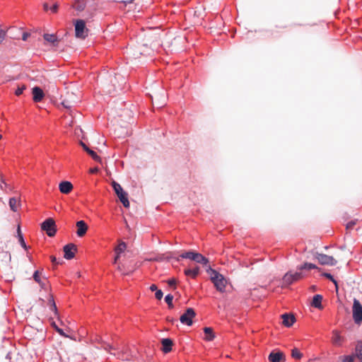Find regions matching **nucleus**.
<instances>
[{
	"label": "nucleus",
	"mask_w": 362,
	"mask_h": 362,
	"mask_svg": "<svg viewBox=\"0 0 362 362\" xmlns=\"http://www.w3.org/2000/svg\"><path fill=\"white\" fill-rule=\"evenodd\" d=\"M50 259L52 261V262L54 264H59V262H58L56 259V257L54 256H51L50 257Z\"/></svg>",
	"instance_id": "a18cd8bd"
},
{
	"label": "nucleus",
	"mask_w": 362,
	"mask_h": 362,
	"mask_svg": "<svg viewBox=\"0 0 362 362\" xmlns=\"http://www.w3.org/2000/svg\"><path fill=\"white\" fill-rule=\"evenodd\" d=\"M117 269H118L119 272H122V271H123L122 266H121L120 264H118V266H117Z\"/></svg>",
	"instance_id": "603ef678"
},
{
	"label": "nucleus",
	"mask_w": 362,
	"mask_h": 362,
	"mask_svg": "<svg viewBox=\"0 0 362 362\" xmlns=\"http://www.w3.org/2000/svg\"><path fill=\"white\" fill-rule=\"evenodd\" d=\"M74 25L76 37L81 39H85L88 33V29L86 27L85 21L81 19L76 20Z\"/></svg>",
	"instance_id": "20e7f679"
},
{
	"label": "nucleus",
	"mask_w": 362,
	"mask_h": 362,
	"mask_svg": "<svg viewBox=\"0 0 362 362\" xmlns=\"http://www.w3.org/2000/svg\"><path fill=\"white\" fill-rule=\"evenodd\" d=\"M32 93L33 95V100L36 103L40 102L44 98V93L42 90L37 86L33 88Z\"/></svg>",
	"instance_id": "dca6fc26"
},
{
	"label": "nucleus",
	"mask_w": 362,
	"mask_h": 362,
	"mask_svg": "<svg viewBox=\"0 0 362 362\" xmlns=\"http://www.w3.org/2000/svg\"><path fill=\"white\" fill-rule=\"evenodd\" d=\"M356 224V221H351L346 224V228L347 230H351L354 227V226Z\"/></svg>",
	"instance_id": "e433bc0d"
},
{
	"label": "nucleus",
	"mask_w": 362,
	"mask_h": 362,
	"mask_svg": "<svg viewBox=\"0 0 362 362\" xmlns=\"http://www.w3.org/2000/svg\"><path fill=\"white\" fill-rule=\"evenodd\" d=\"M43 7H44V9H45V11H47V9H48V4H47V3H45V4H43Z\"/></svg>",
	"instance_id": "3c124183"
},
{
	"label": "nucleus",
	"mask_w": 362,
	"mask_h": 362,
	"mask_svg": "<svg viewBox=\"0 0 362 362\" xmlns=\"http://www.w3.org/2000/svg\"><path fill=\"white\" fill-rule=\"evenodd\" d=\"M291 356L293 358L296 359H300L303 356V354L300 352V351L298 349L294 348L291 351Z\"/></svg>",
	"instance_id": "cd10ccee"
},
{
	"label": "nucleus",
	"mask_w": 362,
	"mask_h": 362,
	"mask_svg": "<svg viewBox=\"0 0 362 362\" xmlns=\"http://www.w3.org/2000/svg\"><path fill=\"white\" fill-rule=\"evenodd\" d=\"M354 356H347L344 358L343 362H354Z\"/></svg>",
	"instance_id": "79ce46f5"
},
{
	"label": "nucleus",
	"mask_w": 362,
	"mask_h": 362,
	"mask_svg": "<svg viewBox=\"0 0 362 362\" xmlns=\"http://www.w3.org/2000/svg\"><path fill=\"white\" fill-rule=\"evenodd\" d=\"M324 276H325V277H327V279H329L332 280V281L334 283V284H335V286H336V288H337V281L333 279L332 276L330 274L325 273V274H324Z\"/></svg>",
	"instance_id": "ea45409f"
},
{
	"label": "nucleus",
	"mask_w": 362,
	"mask_h": 362,
	"mask_svg": "<svg viewBox=\"0 0 362 362\" xmlns=\"http://www.w3.org/2000/svg\"><path fill=\"white\" fill-rule=\"evenodd\" d=\"M269 362H281V361H285V356L283 352H272L269 355Z\"/></svg>",
	"instance_id": "f8f14e48"
},
{
	"label": "nucleus",
	"mask_w": 362,
	"mask_h": 362,
	"mask_svg": "<svg viewBox=\"0 0 362 362\" xmlns=\"http://www.w3.org/2000/svg\"><path fill=\"white\" fill-rule=\"evenodd\" d=\"M63 250L64 252V258L66 259H71L75 256V253L77 251V247L73 243H69L64 246Z\"/></svg>",
	"instance_id": "1a4fd4ad"
},
{
	"label": "nucleus",
	"mask_w": 362,
	"mask_h": 362,
	"mask_svg": "<svg viewBox=\"0 0 362 362\" xmlns=\"http://www.w3.org/2000/svg\"><path fill=\"white\" fill-rule=\"evenodd\" d=\"M196 313L194 309L189 308L186 312L180 316V320L182 324L190 326L192 325V318L194 317Z\"/></svg>",
	"instance_id": "6e6552de"
},
{
	"label": "nucleus",
	"mask_w": 362,
	"mask_h": 362,
	"mask_svg": "<svg viewBox=\"0 0 362 362\" xmlns=\"http://www.w3.org/2000/svg\"><path fill=\"white\" fill-rule=\"evenodd\" d=\"M322 296L320 294L315 295L313 296L311 305L314 308H318L320 310L322 309Z\"/></svg>",
	"instance_id": "4be33fe9"
},
{
	"label": "nucleus",
	"mask_w": 362,
	"mask_h": 362,
	"mask_svg": "<svg viewBox=\"0 0 362 362\" xmlns=\"http://www.w3.org/2000/svg\"><path fill=\"white\" fill-rule=\"evenodd\" d=\"M49 304H50V308L52 310H53L55 313V315H58L57 305L54 301L53 297L51 296L50 299L49 300Z\"/></svg>",
	"instance_id": "7c9ffc66"
},
{
	"label": "nucleus",
	"mask_w": 362,
	"mask_h": 362,
	"mask_svg": "<svg viewBox=\"0 0 362 362\" xmlns=\"http://www.w3.org/2000/svg\"><path fill=\"white\" fill-rule=\"evenodd\" d=\"M164 102H165V101H163V103H157V105H158V107H162V106L164 105Z\"/></svg>",
	"instance_id": "864d4df0"
},
{
	"label": "nucleus",
	"mask_w": 362,
	"mask_h": 362,
	"mask_svg": "<svg viewBox=\"0 0 362 362\" xmlns=\"http://www.w3.org/2000/svg\"><path fill=\"white\" fill-rule=\"evenodd\" d=\"M302 278V274L300 272H287L283 277L282 284L284 286H287L293 283L294 281H298Z\"/></svg>",
	"instance_id": "423d86ee"
},
{
	"label": "nucleus",
	"mask_w": 362,
	"mask_h": 362,
	"mask_svg": "<svg viewBox=\"0 0 362 362\" xmlns=\"http://www.w3.org/2000/svg\"><path fill=\"white\" fill-rule=\"evenodd\" d=\"M43 38L45 41L50 42L54 45H57L59 40L54 34H44Z\"/></svg>",
	"instance_id": "393cba45"
},
{
	"label": "nucleus",
	"mask_w": 362,
	"mask_h": 362,
	"mask_svg": "<svg viewBox=\"0 0 362 362\" xmlns=\"http://www.w3.org/2000/svg\"><path fill=\"white\" fill-rule=\"evenodd\" d=\"M193 261L202 264L204 266H207V264L209 263V259L204 257L202 254L198 252H194Z\"/></svg>",
	"instance_id": "412c9836"
},
{
	"label": "nucleus",
	"mask_w": 362,
	"mask_h": 362,
	"mask_svg": "<svg viewBox=\"0 0 362 362\" xmlns=\"http://www.w3.org/2000/svg\"><path fill=\"white\" fill-rule=\"evenodd\" d=\"M150 290H151V291H156L158 290L156 285H155V284H152V285L150 286Z\"/></svg>",
	"instance_id": "de8ad7c7"
},
{
	"label": "nucleus",
	"mask_w": 362,
	"mask_h": 362,
	"mask_svg": "<svg viewBox=\"0 0 362 362\" xmlns=\"http://www.w3.org/2000/svg\"><path fill=\"white\" fill-rule=\"evenodd\" d=\"M2 136L0 134V139H1Z\"/></svg>",
	"instance_id": "5fc2aeb1"
},
{
	"label": "nucleus",
	"mask_w": 362,
	"mask_h": 362,
	"mask_svg": "<svg viewBox=\"0 0 362 362\" xmlns=\"http://www.w3.org/2000/svg\"><path fill=\"white\" fill-rule=\"evenodd\" d=\"M173 296L171 294H168L165 298V301L168 305L169 308H172L173 307Z\"/></svg>",
	"instance_id": "c756f323"
},
{
	"label": "nucleus",
	"mask_w": 362,
	"mask_h": 362,
	"mask_svg": "<svg viewBox=\"0 0 362 362\" xmlns=\"http://www.w3.org/2000/svg\"><path fill=\"white\" fill-rule=\"evenodd\" d=\"M25 88H26V86H25V85H23V86H19V87L16 89V92H15V94H16V95H18H18H21V94L23 93V90H24Z\"/></svg>",
	"instance_id": "72a5a7b5"
},
{
	"label": "nucleus",
	"mask_w": 362,
	"mask_h": 362,
	"mask_svg": "<svg viewBox=\"0 0 362 362\" xmlns=\"http://www.w3.org/2000/svg\"><path fill=\"white\" fill-rule=\"evenodd\" d=\"M119 1L124 4H131L134 1V0H119Z\"/></svg>",
	"instance_id": "09e8293b"
},
{
	"label": "nucleus",
	"mask_w": 362,
	"mask_h": 362,
	"mask_svg": "<svg viewBox=\"0 0 362 362\" xmlns=\"http://www.w3.org/2000/svg\"><path fill=\"white\" fill-rule=\"evenodd\" d=\"M162 349L161 350L167 354L171 351L173 341L169 338H165L161 339Z\"/></svg>",
	"instance_id": "ddd939ff"
},
{
	"label": "nucleus",
	"mask_w": 362,
	"mask_h": 362,
	"mask_svg": "<svg viewBox=\"0 0 362 362\" xmlns=\"http://www.w3.org/2000/svg\"><path fill=\"white\" fill-rule=\"evenodd\" d=\"M6 33L4 30H0V44L4 40Z\"/></svg>",
	"instance_id": "4c0bfd02"
},
{
	"label": "nucleus",
	"mask_w": 362,
	"mask_h": 362,
	"mask_svg": "<svg viewBox=\"0 0 362 362\" xmlns=\"http://www.w3.org/2000/svg\"><path fill=\"white\" fill-rule=\"evenodd\" d=\"M352 314L354 322L361 325L362 323V305L356 298L354 299Z\"/></svg>",
	"instance_id": "7ed1b4c3"
},
{
	"label": "nucleus",
	"mask_w": 362,
	"mask_h": 362,
	"mask_svg": "<svg viewBox=\"0 0 362 362\" xmlns=\"http://www.w3.org/2000/svg\"><path fill=\"white\" fill-rule=\"evenodd\" d=\"M282 324L287 327H291L296 321L295 316L293 314L284 313L281 315Z\"/></svg>",
	"instance_id": "9d476101"
},
{
	"label": "nucleus",
	"mask_w": 362,
	"mask_h": 362,
	"mask_svg": "<svg viewBox=\"0 0 362 362\" xmlns=\"http://www.w3.org/2000/svg\"><path fill=\"white\" fill-rule=\"evenodd\" d=\"M75 97L73 94H69L68 98L64 99L62 104L66 108H70L72 107L73 104L76 103V100H74Z\"/></svg>",
	"instance_id": "5701e85b"
},
{
	"label": "nucleus",
	"mask_w": 362,
	"mask_h": 362,
	"mask_svg": "<svg viewBox=\"0 0 362 362\" xmlns=\"http://www.w3.org/2000/svg\"><path fill=\"white\" fill-rule=\"evenodd\" d=\"M334 338H333V342L334 344H338L341 340V337L339 335V333L338 331L334 330L333 331Z\"/></svg>",
	"instance_id": "2f4dec72"
},
{
	"label": "nucleus",
	"mask_w": 362,
	"mask_h": 362,
	"mask_svg": "<svg viewBox=\"0 0 362 362\" xmlns=\"http://www.w3.org/2000/svg\"><path fill=\"white\" fill-rule=\"evenodd\" d=\"M80 144L81 146L83 147V150L86 151L87 152V153H88L91 157L92 158L97 161V162H101V158L100 156H98L97 155V153L93 151V150L90 149L83 142L81 141L80 142Z\"/></svg>",
	"instance_id": "f3484780"
},
{
	"label": "nucleus",
	"mask_w": 362,
	"mask_h": 362,
	"mask_svg": "<svg viewBox=\"0 0 362 362\" xmlns=\"http://www.w3.org/2000/svg\"><path fill=\"white\" fill-rule=\"evenodd\" d=\"M86 6L85 0H74L72 7L78 12L84 11Z\"/></svg>",
	"instance_id": "a211bd4d"
},
{
	"label": "nucleus",
	"mask_w": 362,
	"mask_h": 362,
	"mask_svg": "<svg viewBox=\"0 0 362 362\" xmlns=\"http://www.w3.org/2000/svg\"><path fill=\"white\" fill-rule=\"evenodd\" d=\"M17 233H18V238H20V235H23L22 233H21V228H20V226H18V228H17Z\"/></svg>",
	"instance_id": "8fccbe9b"
},
{
	"label": "nucleus",
	"mask_w": 362,
	"mask_h": 362,
	"mask_svg": "<svg viewBox=\"0 0 362 362\" xmlns=\"http://www.w3.org/2000/svg\"><path fill=\"white\" fill-rule=\"evenodd\" d=\"M315 258L322 265L334 266L337 262L333 257L325 254L317 253Z\"/></svg>",
	"instance_id": "0eeeda50"
},
{
	"label": "nucleus",
	"mask_w": 362,
	"mask_h": 362,
	"mask_svg": "<svg viewBox=\"0 0 362 362\" xmlns=\"http://www.w3.org/2000/svg\"><path fill=\"white\" fill-rule=\"evenodd\" d=\"M195 252L193 251H189L186 252H183L180 255L181 258H185V259H189L191 260H193L194 255Z\"/></svg>",
	"instance_id": "c85d7f7f"
},
{
	"label": "nucleus",
	"mask_w": 362,
	"mask_h": 362,
	"mask_svg": "<svg viewBox=\"0 0 362 362\" xmlns=\"http://www.w3.org/2000/svg\"><path fill=\"white\" fill-rule=\"evenodd\" d=\"M29 36L30 34L28 33H23L22 35V40L26 41Z\"/></svg>",
	"instance_id": "c03bdc74"
},
{
	"label": "nucleus",
	"mask_w": 362,
	"mask_h": 362,
	"mask_svg": "<svg viewBox=\"0 0 362 362\" xmlns=\"http://www.w3.org/2000/svg\"><path fill=\"white\" fill-rule=\"evenodd\" d=\"M33 279L34 280L38 283L42 289H47V284L45 282H43L40 277V272L35 271L33 274Z\"/></svg>",
	"instance_id": "a878e982"
},
{
	"label": "nucleus",
	"mask_w": 362,
	"mask_h": 362,
	"mask_svg": "<svg viewBox=\"0 0 362 362\" xmlns=\"http://www.w3.org/2000/svg\"><path fill=\"white\" fill-rule=\"evenodd\" d=\"M206 272L210 275L211 281L214 284V286L221 293H223L226 289L227 281L223 276L216 270L212 269L210 266L206 269Z\"/></svg>",
	"instance_id": "f257e3e1"
},
{
	"label": "nucleus",
	"mask_w": 362,
	"mask_h": 362,
	"mask_svg": "<svg viewBox=\"0 0 362 362\" xmlns=\"http://www.w3.org/2000/svg\"><path fill=\"white\" fill-rule=\"evenodd\" d=\"M297 268L299 270H303V269L310 270V269H319V268L315 264H312V263H308V262H305L303 264L298 266Z\"/></svg>",
	"instance_id": "bb28decb"
},
{
	"label": "nucleus",
	"mask_w": 362,
	"mask_h": 362,
	"mask_svg": "<svg viewBox=\"0 0 362 362\" xmlns=\"http://www.w3.org/2000/svg\"><path fill=\"white\" fill-rule=\"evenodd\" d=\"M357 356L362 359V344H358L356 347Z\"/></svg>",
	"instance_id": "c9c22d12"
},
{
	"label": "nucleus",
	"mask_w": 362,
	"mask_h": 362,
	"mask_svg": "<svg viewBox=\"0 0 362 362\" xmlns=\"http://www.w3.org/2000/svg\"><path fill=\"white\" fill-rule=\"evenodd\" d=\"M18 239H19V242H20L21 245L23 247H24L25 249H27V246L25 245V243L24 241L23 235H20V238H18Z\"/></svg>",
	"instance_id": "a19ab883"
},
{
	"label": "nucleus",
	"mask_w": 362,
	"mask_h": 362,
	"mask_svg": "<svg viewBox=\"0 0 362 362\" xmlns=\"http://www.w3.org/2000/svg\"><path fill=\"white\" fill-rule=\"evenodd\" d=\"M52 327L55 329V330H56V331H57V332H58L61 336H63V337H67V336L65 334V333L64 332V331H63L62 329L59 328V327L57 326V325H56V323H55L54 322H53L52 323Z\"/></svg>",
	"instance_id": "473e14b6"
},
{
	"label": "nucleus",
	"mask_w": 362,
	"mask_h": 362,
	"mask_svg": "<svg viewBox=\"0 0 362 362\" xmlns=\"http://www.w3.org/2000/svg\"><path fill=\"white\" fill-rule=\"evenodd\" d=\"M112 187L119 201L122 203L123 206L126 208L129 207V202L127 197V193L124 192L121 185L115 180L111 182Z\"/></svg>",
	"instance_id": "f03ea898"
},
{
	"label": "nucleus",
	"mask_w": 362,
	"mask_h": 362,
	"mask_svg": "<svg viewBox=\"0 0 362 362\" xmlns=\"http://www.w3.org/2000/svg\"><path fill=\"white\" fill-rule=\"evenodd\" d=\"M41 229L45 231L48 236L53 237L57 232L55 221L51 218L46 219L42 223Z\"/></svg>",
	"instance_id": "39448f33"
},
{
	"label": "nucleus",
	"mask_w": 362,
	"mask_h": 362,
	"mask_svg": "<svg viewBox=\"0 0 362 362\" xmlns=\"http://www.w3.org/2000/svg\"><path fill=\"white\" fill-rule=\"evenodd\" d=\"M163 293L161 290H157L155 293V296L158 300H160L163 298Z\"/></svg>",
	"instance_id": "58836bf2"
},
{
	"label": "nucleus",
	"mask_w": 362,
	"mask_h": 362,
	"mask_svg": "<svg viewBox=\"0 0 362 362\" xmlns=\"http://www.w3.org/2000/svg\"><path fill=\"white\" fill-rule=\"evenodd\" d=\"M127 249V244L123 241H119V245L115 247V252L116 253V256L114 259V264H117V260L119 258V255L122 252H123Z\"/></svg>",
	"instance_id": "4468645a"
},
{
	"label": "nucleus",
	"mask_w": 362,
	"mask_h": 362,
	"mask_svg": "<svg viewBox=\"0 0 362 362\" xmlns=\"http://www.w3.org/2000/svg\"><path fill=\"white\" fill-rule=\"evenodd\" d=\"M184 273L186 276L195 279L199 273V267H196L194 269H187L184 271Z\"/></svg>",
	"instance_id": "b1692460"
},
{
	"label": "nucleus",
	"mask_w": 362,
	"mask_h": 362,
	"mask_svg": "<svg viewBox=\"0 0 362 362\" xmlns=\"http://www.w3.org/2000/svg\"><path fill=\"white\" fill-rule=\"evenodd\" d=\"M77 231L76 234L78 237H83L87 232L88 226L84 221L76 222Z\"/></svg>",
	"instance_id": "9b49d317"
},
{
	"label": "nucleus",
	"mask_w": 362,
	"mask_h": 362,
	"mask_svg": "<svg viewBox=\"0 0 362 362\" xmlns=\"http://www.w3.org/2000/svg\"><path fill=\"white\" fill-rule=\"evenodd\" d=\"M168 284L170 286H172V287H173L174 289H175L177 280L174 278L170 279L168 281Z\"/></svg>",
	"instance_id": "f704fd0d"
},
{
	"label": "nucleus",
	"mask_w": 362,
	"mask_h": 362,
	"mask_svg": "<svg viewBox=\"0 0 362 362\" xmlns=\"http://www.w3.org/2000/svg\"><path fill=\"white\" fill-rule=\"evenodd\" d=\"M59 190L63 194H69L73 189V185L69 181H63L59 183Z\"/></svg>",
	"instance_id": "2eb2a0df"
},
{
	"label": "nucleus",
	"mask_w": 362,
	"mask_h": 362,
	"mask_svg": "<svg viewBox=\"0 0 362 362\" xmlns=\"http://www.w3.org/2000/svg\"><path fill=\"white\" fill-rule=\"evenodd\" d=\"M58 7H59V5L58 4H54L53 5V6L51 8V10L53 13H57V10H58Z\"/></svg>",
	"instance_id": "37998d69"
},
{
	"label": "nucleus",
	"mask_w": 362,
	"mask_h": 362,
	"mask_svg": "<svg viewBox=\"0 0 362 362\" xmlns=\"http://www.w3.org/2000/svg\"><path fill=\"white\" fill-rule=\"evenodd\" d=\"M21 206V199L16 197H11L9 199V206L11 211L16 212Z\"/></svg>",
	"instance_id": "6ab92c4d"
},
{
	"label": "nucleus",
	"mask_w": 362,
	"mask_h": 362,
	"mask_svg": "<svg viewBox=\"0 0 362 362\" xmlns=\"http://www.w3.org/2000/svg\"><path fill=\"white\" fill-rule=\"evenodd\" d=\"M99 169L98 168H90L89 172L92 174H95V173H97L98 172Z\"/></svg>",
	"instance_id": "49530a36"
},
{
	"label": "nucleus",
	"mask_w": 362,
	"mask_h": 362,
	"mask_svg": "<svg viewBox=\"0 0 362 362\" xmlns=\"http://www.w3.org/2000/svg\"><path fill=\"white\" fill-rule=\"evenodd\" d=\"M204 332L205 334V337H204V339L205 341H213L215 339V334L214 332V330L211 327H204Z\"/></svg>",
	"instance_id": "aec40b11"
}]
</instances>
